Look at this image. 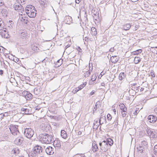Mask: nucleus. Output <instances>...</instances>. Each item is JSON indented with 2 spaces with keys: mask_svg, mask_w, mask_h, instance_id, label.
I'll list each match as a JSON object with an SVG mask.
<instances>
[{
  "mask_svg": "<svg viewBox=\"0 0 157 157\" xmlns=\"http://www.w3.org/2000/svg\"><path fill=\"white\" fill-rule=\"evenodd\" d=\"M92 70V67H91V69H90V67H89V70L87 71L85 76L86 75L87 76H89L90 74L91 71Z\"/></svg>",
  "mask_w": 157,
  "mask_h": 157,
  "instance_id": "4c0bfd02",
  "label": "nucleus"
},
{
  "mask_svg": "<svg viewBox=\"0 0 157 157\" xmlns=\"http://www.w3.org/2000/svg\"><path fill=\"white\" fill-rule=\"evenodd\" d=\"M36 10L34 9L31 12H27V15L30 17L33 18L36 16Z\"/></svg>",
  "mask_w": 157,
  "mask_h": 157,
  "instance_id": "9d476101",
  "label": "nucleus"
},
{
  "mask_svg": "<svg viewBox=\"0 0 157 157\" xmlns=\"http://www.w3.org/2000/svg\"><path fill=\"white\" fill-rule=\"evenodd\" d=\"M77 49L79 52H81L82 49L80 48L79 47H78Z\"/></svg>",
  "mask_w": 157,
  "mask_h": 157,
  "instance_id": "8fccbe9b",
  "label": "nucleus"
},
{
  "mask_svg": "<svg viewBox=\"0 0 157 157\" xmlns=\"http://www.w3.org/2000/svg\"><path fill=\"white\" fill-rule=\"evenodd\" d=\"M53 149L52 147H48L46 148L45 150L46 152L49 155L52 154L54 153V151H53Z\"/></svg>",
  "mask_w": 157,
  "mask_h": 157,
  "instance_id": "4468645a",
  "label": "nucleus"
},
{
  "mask_svg": "<svg viewBox=\"0 0 157 157\" xmlns=\"http://www.w3.org/2000/svg\"><path fill=\"white\" fill-rule=\"evenodd\" d=\"M154 111L157 114V107L155 108Z\"/></svg>",
  "mask_w": 157,
  "mask_h": 157,
  "instance_id": "bf43d9fd",
  "label": "nucleus"
},
{
  "mask_svg": "<svg viewBox=\"0 0 157 157\" xmlns=\"http://www.w3.org/2000/svg\"><path fill=\"white\" fill-rule=\"evenodd\" d=\"M86 84V82H84L83 84H81L80 86L77 87L79 90H82L84 87H85Z\"/></svg>",
  "mask_w": 157,
  "mask_h": 157,
  "instance_id": "f704fd0d",
  "label": "nucleus"
},
{
  "mask_svg": "<svg viewBox=\"0 0 157 157\" xmlns=\"http://www.w3.org/2000/svg\"><path fill=\"white\" fill-rule=\"evenodd\" d=\"M19 16V20L25 24L27 23V17H26L25 15H23L22 14H20Z\"/></svg>",
  "mask_w": 157,
  "mask_h": 157,
  "instance_id": "6e6552de",
  "label": "nucleus"
},
{
  "mask_svg": "<svg viewBox=\"0 0 157 157\" xmlns=\"http://www.w3.org/2000/svg\"><path fill=\"white\" fill-rule=\"evenodd\" d=\"M147 143L144 141L143 140L142 141L139 145L140 146H142V147H144L147 148Z\"/></svg>",
  "mask_w": 157,
  "mask_h": 157,
  "instance_id": "bb28decb",
  "label": "nucleus"
},
{
  "mask_svg": "<svg viewBox=\"0 0 157 157\" xmlns=\"http://www.w3.org/2000/svg\"><path fill=\"white\" fill-rule=\"evenodd\" d=\"M21 111H25V113L26 114H29L30 113H29V109L26 108H22L21 109Z\"/></svg>",
  "mask_w": 157,
  "mask_h": 157,
  "instance_id": "473e14b6",
  "label": "nucleus"
},
{
  "mask_svg": "<svg viewBox=\"0 0 157 157\" xmlns=\"http://www.w3.org/2000/svg\"><path fill=\"white\" fill-rule=\"evenodd\" d=\"M119 59V57L117 56H112L110 58L111 62L114 63H116Z\"/></svg>",
  "mask_w": 157,
  "mask_h": 157,
  "instance_id": "dca6fc26",
  "label": "nucleus"
},
{
  "mask_svg": "<svg viewBox=\"0 0 157 157\" xmlns=\"http://www.w3.org/2000/svg\"><path fill=\"white\" fill-rule=\"evenodd\" d=\"M31 48L32 50L36 52H38L40 51L39 48L34 45H32Z\"/></svg>",
  "mask_w": 157,
  "mask_h": 157,
  "instance_id": "aec40b11",
  "label": "nucleus"
},
{
  "mask_svg": "<svg viewBox=\"0 0 157 157\" xmlns=\"http://www.w3.org/2000/svg\"><path fill=\"white\" fill-rule=\"evenodd\" d=\"M35 109L36 110H39L40 109V108L39 107L37 106L36 107H35Z\"/></svg>",
  "mask_w": 157,
  "mask_h": 157,
  "instance_id": "6e6d98bb",
  "label": "nucleus"
},
{
  "mask_svg": "<svg viewBox=\"0 0 157 157\" xmlns=\"http://www.w3.org/2000/svg\"><path fill=\"white\" fill-rule=\"evenodd\" d=\"M2 37L6 38H8L10 37V36L9 34L8 33H2Z\"/></svg>",
  "mask_w": 157,
  "mask_h": 157,
  "instance_id": "7c9ffc66",
  "label": "nucleus"
},
{
  "mask_svg": "<svg viewBox=\"0 0 157 157\" xmlns=\"http://www.w3.org/2000/svg\"><path fill=\"white\" fill-rule=\"evenodd\" d=\"M114 123H115V125L116 124V125H117L118 123V120H117V119L116 120H115L114 121Z\"/></svg>",
  "mask_w": 157,
  "mask_h": 157,
  "instance_id": "603ef678",
  "label": "nucleus"
},
{
  "mask_svg": "<svg viewBox=\"0 0 157 157\" xmlns=\"http://www.w3.org/2000/svg\"><path fill=\"white\" fill-rule=\"evenodd\" d=\"M97 77L96 76V75H93L92 76V78H91V80L93 82L94 81H95Z\"/></svg>",
  "mask_w": 157,
  "mask_h": 157,
  "instance_id": "79ce46f5",
  "label": "nucleus"
},
{
  "mask_svg": "<svg viewBox=\"0 0 157 157\" xmlns=\"http://www.w3.org/2000/svg\"><path fill=\"white\" fill-rule=\"evenodd\" d=\"M34 131L31 128H26L24 131V134L28 138H31L34 134Z\"/></svg>",
  "mask_w": 157,
  "mask_h": 157,
  "instance_id": "20e7f679",
  "label": "nucleus"
},
{
  "mask_svg": "<svg viewBox=\"0 0 157 157\" xmlns=\"http://www.w3.org/2000/svg\"><path fill=\"white\" fill-rule=\"evenodd\" d=\"M153 132V131L151 130V129H150L147 128V132L148 135V136H150L151 135V133Z\"/></svg>",
  "mask_w": 157,
  "mask_h": 157,
  "instance_id": "c9c22d12",
  "label": "nucleus"
},
{
  "mask_svg": "<svg viewBox=\"0 0 157 157\" xmlns=\"http://www.w3.org/2000/svg\"><path fill=\"white\" fill-rule=\"evenodd\" d=\"M99 119L98 118L95 120L93 124V128L94 129H97L100 125Z\"/></svg>",
  "mask_w": 157,
  "mask_h": 157,
  "instance_id": "ddd939ff",
  "label": "nucleus"
},
{
  "mask_svg": "<svg viewBox=\"0 0 157 157\" xmlns=\"http://www.w3.org/2000/svg\"><path fill=\"white\" fill-rule=\"evenodd\" d=\"M63 60L62 59H60L58 60L57 62L55 63V65H56L55 67H59L63 63Z\"/></svg>",
  "mask_w": 157,
  "mask_h": 157,
  "instance_id": "393cba45",
  "label": "nucleus"
},
{
  "mask_svg": "<svg viewBox=\"0 0 157 157\" xmlns=\"http://www.w3.org/2000/svg\"><path fill=\"white\" fill-rule=\"evenodd\" d=\"M78 91H79L77 87V88H75V89H74L72 91V92L74 94H75L76 93H77Z\"/></svg>",
  "mask_w": 157,
  "mask_h": 157,
  "instance_id": "37998d69",
  "label": "nucleus"
},
{
  "mask_svg": "<svg viewBox=\"0 0 157 157\" xmlns=\"http://www.w3.org/2000/svg\"><path fill=\"white\" fill-rule=\"evenodd\" d=\"M3 71L2 70H0V75H2L3 74Z\"/></svg>",
  "mask_w": 157,
  "mask_h": 157,
  "instance_id": "680f3d73",
  "label": "nucleus"
},
{
  "mask_svg": "<svg viewBox=\"0 0 157 157\" xmlns=\"http://www.w3.org/2000/svg\"><path fill=\"white\" fill-rule=\"evenodd\" d=\"M100 106V102L98 101L96 103L94 107L93 110V113H94V112L96 111L97 108H99Z\"/></svg>",
  "mask_w": 157,
  "mask_h": 157,
  "instance_id": "a878e982",
  "label": "nucleus"
},
{
  "mask_svg": "<svg viewBox=\"0 0 157 157\" xmlns=\"http://www.w3.org/2000/svg\"><path fill=\"white\" fill-rule=\"evenodd\" d=\"M99 145L101 149L103 152H106L108 149L109 146L106 143V141L104 140L102 142H100Z\"/></svg>",
  "mask_w": 157,
  "mask_h": 157,
  "instance_id": "423d86ee",
  "label": "nucleus"
},
{
  "mask_svg": "<svg viewBox=\"0 0 157 157\" xmlns=\"http://www.w3.org/2000/svg\"><path fill=\"white\" fill-rule=\"evenodd\" d=\"M131 27V25L130 24H127L123 26L122 29L125 31H127L129 30Z\"/></svg>",
  "mask_w": 157,
  "mask_h": 157,
  "instance_id": "b1692460",
  "label": "nucleus"
},
{
  "mask_svg": "<svg viewBox=\"0 0 157 157\" xmlns=\"http://www.w3.org/2000/svg\"><path fill=\"white\" fill-rule=\"evenodd\" d=\"M149 121L151 123H154L156 120V117L152 115H150L148 117Z\"/></svg>",
  "mask_w": 157,
  "mask_h": 157,
  "instance_id": "2eb2a0df",
  "label": "nucleus"
},
{
  "mask_svg": "<svg viewBox=\"0 0 157 157\" xmlns=\"http://www.w3.org/2000/svg\"><path fill=\"white\" fill-rule=\"evenodd\" d=\"M99 121L100 125L104 124V123L106 122V121L105 116L101 115L100 117V119L99 120Z\"/></svg>",
  "mask_w": 157,
  "mask_h": 157,
  "instance_id": "f3484780",
  "label": "nucleus"
},
{
  "mask_svg": "<svg viewBox=\"0 0 157 157\" xmlns=\"http://www.w3.org/2000/svg\"><path fill=\"white\" fill-rule=\"evenodd\" d=\"M20 151L17 147H14L12 150L11 153L15 155H17L19 153Z\"/></svg>",
  "mask_w": 157,
  "mask_h": 157,
  "instance_id": "a211bd4d",
  "label": "nucleus"
},
{
  "mask_svg": "<svg viewBox=\"0 0 157 157\" xmlns=\"http://www.w3.org/2000/svg\"><path fill=\"white\" fill-rule=\"evenodd\" d=\"M151 138H157V133L153 131L151 135L149 136Z\"/></svg>",
  "mask_w": 157,
  "mask_h": 157,
  "instance_id": "c756f323",
  "label": "nucleus"
},
{
  "mask_svg": "<svg viewBox=\"0 0 157 157\" xmlns=\"http://www.w3.org/2000/svg\"><path fill=\"white\" fill-rule=\"evenodd\" d=\"M106 143L108 145L109 144L110 146H112L113 144V142L112 139L109 138L106 141Z\"/></svg>",
  "mask_w": 157,
  "mask_h": 157,
  "instance_id": "cd10ccee",
  "label": "nucleus"
},
{
  "mask_svg": "<svg viewBox=\"0 0 157 157\" xmlns=\"http://www.w3.org/2000/svg\"><path fill=\"white\" fill-rule=\"evenodd\" d=\"M32 10H30L28 9H25V12L26 13V14H27V12H31L32 11Z\"/></svg>",
  "mask_w": 157,
  "mask_h": 157,
  "instance_id": "3c124183",
  "label": "nucleus"
},
{
  "mask_svg": "<svg viewBox=\"0 0 157 157\" xmlns=\"http://www.w3.org/2000/svg\"><path fill=\"white\" fill-rule=\"evenodd\" d=\"M142 52V50L141 49H138L136 51H135V54H138L139 53H141Z\"/></svg>",
  "mask_w": 157,
  "mask_h": 157,
  "instance_id": "c03bdc74",
  "label": "nucleus"
},
{
  "mask_svg": "<svg viewBox=\"0 0 157 157\" xmlns=\"http://www.w3.org/2000/svg\"><path fill=\"white\" fill-rule=\"evenodd\" d=\"M4 2L0 0V6H2Z\"/></svg>",
  "mask_w": 157,
  "mask_h": 157,
  "instance_id": "864d4df0",
  "label": "nucleus"
},
{
  "mask_svg": "<svg viewBox=\"0 0 157 157\" xmlns=\"http://www.w3.org/2000/svg\"><path fill=\"white\" fill-rule=\"evenodd\" d=\"M61 136L64 139H66L67 137V134L66 132L64 130H61Z\"/></svg>",
  "mask_w": 157,
  "mask_h": 157,
  "instance_id": "4be33fe9",
  "label": "nucleus"
},
{
  "mask_svg": "<svg viewBox=\"0 0 157 157\" xmlns=\"http://www.w3.org/2000/svg\"><path fill=\"white\" fill-rule=\"evenodd\" d=\"M91 30L92 31V34L93 35H95L97 33L96 29L94 27L91 28Z\"/></svg>",
  "mask_w": 157,
  "mask_h": 157,
  "instance_id": "2f4dec72",
  "label": "nucleus"
},
{
  "mask_svg": "<svg viewBox=\"0 0 157 157\" xmlns=\"http://www.w3.org/2000/svg\"><path fill=\"white\" fill-rule=\"evenodd\" d=\"M105 74V73L103 72V71H102L101 73L100 74V75H99V77L100 76V77H101L102 76H103V75H104Z\"/></svg>",
  "mask_w": 157,
  "mask_h": 157,
  "instance_id": "09e8293b",
  "label": "nucleus"
},
{
  "mask_svg": "<svg viewBox=\"0 0 157 157\" xmlns=\"http://www.w3.org/2000/svg\"><path fill=\"white\" fill-rule=\"evenodd\" d=\"M94 94V91L92 90V92L90 93V95H92Z\"/></svg>",
  "mask_w": 157,
  "mask_h": 157,
  "instance_id": "4d7b16f0",
  "label": "nucleus"
},
{
  "mask_svg": "<svg viewBox=\"0 0 157 157\" xmlns=\"http://www.w3.org/2000/svg\"><path fill=\"white\" fill-rule=\"evenodd\" d=\"M105 85V84L104 82H102L101 83V85L102 86H104Z\"/></svg>",
  "mask_w": 157,
  "mask_h": 157,
  "instance_id": "69168bd1",
  "label": "nucleus"
},
{
  "mask_svg": "<svg viewBox=\"0 0 157 157\" xmlns=\"http://www.w3.org/2000/svg\"><path fill=\"white\" fill-rule=\"evenodd\" d=\"M40 3L41 4H44V2L43 1H42V0L41 1V2H40Z\"/></svg>",
  "mask_w": 157,
  "mask_h": 157,
  "instance_id": "0e129e2a",
  "label": "nucleus"
},
{
  "mask_svg": "<svg viewBox=\"0 0 157 157\" xmlns=\"http://www.w3.org/2000/svg\"><path fill=\"white\" fill-rule=\"evenodd\" d=\"M122 112V117H125L126 115V112H123V111H121Z\"/></svg>",
  "mask_w": 157,
  "mask_h": 157,
  "instance_id": "49530a36",
  "label": "nucleus"
},
{
  "mask_svg": "<svg viewBox=\"0 0 157 157\" xmlns=\"http://www.w3.org/2000/svg\"><path fill=\"white\" fill-rule=\"evenodd\" d=\"M107 119L108 120H111L112 119L111 115L109 114H108L107 115Z\"/></svg>",
  "mask_w": 157,
  "mask_h": 157,
  "instance_id": "a18cd8bd",
  "label": "nucleus"
},
{
  "mask_svg": "<svg viewBox=\"0 0 157 157\" xmlns=\"http://www.w3.org/2000/svg\"><path fill=\"white\" fill-rule=\"evenodd\" d=\"M39 138L43 143L45 144H50L53 141L52 136L48 134H41L39 135Z\"/></svg>",
  "mask_w": 157,
  "mask_h": 157,
  "instance_id": "f03ea898",
  "label": "nucleus"
},
{
  "mask_svg": "<svg viewBox=\"0 0 157 157\" xmlns=\"http://www.w3.org/2000/svg\"><path fill=\"white\" fill-rule=\"evenodd\" d=\"M139 111H138V110H136L133 113V114L135 115H136L138 113Z\"/></svg>",
  "mask_w": 157,
  "mask_h": 157,
  "instance_id": "de8ad7c7",
  "label": "nucleus"
},
{
  "mask_svg": "<svg viewBox=\"0 0 157 157\" xmlns=\"http://www.w3.org/2000/svg\"><path fill=\"white\" fill-rule=\"evenodd\" d=\"M53 145L55 147L58 148L61 147V144L59 140H56L54 141L53 140Z\"/></svg>",
  "mask_w": 157,
  "mask_h": 157,
  "instance_id": "9b49d317",
  "label": "nucleus"
},
{
  "mask_svg": "<svg viewBox=\"0 0 157 157\" xmlns=\"http://www.w3.org/2000/svg\"><path fill=\"white\" fill-rule=\"evenodd\" d=\"M70 46V45H66L65 48V49H67Z\"/></svg>",
  "mask_w": 157,
  "mask_h": 157,
  "instance_id": "e2e57ef3",
  "label": "nucleus"
},
{
  "mask_svg": "<svg viewBox=\"0 0 157 157\" xmlns=\"http://www.w3.org/2000/svg\"><path fill=\"white\" fill-rule=\"evenodd\" d=\"M125 76L124 72L121 73L119 75V79L121 80L125 78Z\"/></svg>",
  "mask_w": 157,
  "mask_h": 157,
  "instance_id": "c85d7f7f",
  "label": "nucleus"
},
{
  "mask_svg": "<svg viewBox=\"0 0 157 157\" xmlns=\"http://www.w3.org/2000/svg\"><path fill=\"white\" fill-rule=\"evenodd\" d=\"M110 52H113L114 51V48H110L109 50Z\"/></svg>",
  "mask_w": 157,
  "mask_h": 157,
  "instance_id": "5fc2aeb1",
  "label": "nucleus"
},
{
  "mask_svg": "<svg viewBox=\"0 0 157 157\" xmlns=\"http://www.w3.org/2000/svg\"><path fill=\"white\" fill-rule=\"evenodd\" d=\"M120 109L123 112H126L127 110V108L123 104H120L119 105Z\"/></svg>",
  "mask_w": 157,
  "mask_h": 157,
  "instance_id": "412c9836",
  "label": "nucleus"
},
{
  "mask_svg": "<svg viewBox=\"0 0 157 157\" xmlns=\"http://www.w3.org/2000/svg\"><path fill=\"white\" fill-rule=\"evenodd\" d=\"M13 8L15 10L19 12V15H20V13H22V11H24L23 7L20 3H15L13 5Z\"/></svg>",
  "mask_w": 157,
  "mask_h": 157,
  "instance_id": "39448f33",
  "label": "nucleus"
},
{
  "mask_svg": "<svg viewBox=\"0 0 157 157\" xmlns=\"http://www.w3.org/2000/svg\"><path fill=\"white\" fill-rule=\"evenodd\" d=\"M17 3L18 4H21L22 5H23L25 4V0H17Z\"/></svg>",
  "mask_w": 157,
  "mask_h": 157,
  "instance_id": "ea45409f",
  "label": "nucleus"
},
{
  "mask_svg": "<svg viewBox=\"0 0 157 157\" xmlns=\"http://www.w3.org/2000/svg\"><path fill=\"white\" fill-rule=\"evenodd\" d=\"M24 94L25 98L27 100H29L32 98L33 95L32 94L29 92H25Z\"/></svg>",
  "mask_w": 157,
  "mask_h": 157,
  "instance_id": "1a4fd4ad",
  "label": "nucleus"
},
{
  "mask_svg": "<svg viewBox=\"0 0 157 157\" xmlns=\"http://www.w3.org/2000/svg\"><path fill=\"white\" fill-rule=\"evenodd\" d=\"M82 132L80 131H79L78 133V135H80L81 134Z\"/></svg>",
  "mask_w": 157,
  "mask_h": 157,
  "instance_id": "774afa93",
  "label": "nucleus"
},
{
  "mask_svg": "<svg viewBox=\"0 0 157 157\" xmlns=\"http://www.w3.org/2000/svg\"><path fill=\"white\" fill-rule=\"evenodd\" d=\"M3 21L2 19L0 18V30H2L3 27Z\"/></svg>",
  "mask_w": 157,
  "mask_h": 157,
  "instance_id": "e433bc0d",
  "label": "nucleus"
},
{
  "mask_svg": "<svg viewBox=\"0 0 157 157\" xmlns=\"http://www.w3.org/2000/svg\"><path fill=\"white\" fill-rule=\"evenodd\" d=\"M151 76L152 77H155V75L154 74V73L153 72H151Z\"/></svg>",
  "mask_w": 157,
  "mask_h": 157,
  "instance_id": "052dcab7",
  "label": "nucleus"
},
{
  "mask_svg": "<svg viewBox=\"0 0 157 157\" xmlns=\"http://www.w3.org/2000/svg\"><path fill=\"white\" fill-rule=\"evenodd\" d=\"M4 33H8L7 31V29H6L4 30Z\"/></svg>",
  "mask_w": 157,
  "mask_h": 157,
  "instance_id": "338daca9",
  "label": "nucleus"
},
{
  "mask_svg": "<svg viewBox=\"0 0 157 157\" xmlns=\"http://www.w3.org/2000/svg\"><path fill=\"white\" fill-rule=\"evenodd\" d=\"M25 9H28L30 10L33 11V10L35 9V7L33 6L29 5L27 6Z\"/></svg>",
  "mask_w": 157,
  "mask_h": 157,
  "instance_id": "72a5a7b5",
  "label": "nucleus"
},
{
  "mask_svg": "<svg viewBox=\"0 0 157 157\" xmlns=\"http://www.w3.org/2000/svg\"><path fill=\"white\" fill-rule=\"evenodd\" d=\"M154 154L157 155V144L155 145L154 147Z\"/></svg>",
  "mask_w": 157,
  "mask_h": 157,
  "instance_id": "a19ab883",
  "label": "nucleus"
},
{
  "mask_svg": "<svg viewBox=\"0 0 157 157\" xmlns=\"http://www.w3.org/2000/svg\"><path fill=\"white\" fill-rule=\"evenodd\" d=\"M146 148V147H143L142 146H140L139 145V147H137V148L138 152L141 153L143 152V151Z\"/></svg>",
  "mask_w": 157,
  "mask_h": 157,
  "instance_id": "5701e85b",
  "label": "nucleus"
},
{
  "mask_svg": "<svg viewBox=\"0 0 157 157\" xmlns=\"http://www.w3.org/2000/svg\"><path fill=\"white\" fill-rule=\"evenodd\" d=\"M18 126L16 125L11 124L9 128L10 132L14 136H19L20 134V133L18 130Z\"/></svg>",
  "mask_w": 157,
  "mask_h": 157,
  "instance_id": "7ed1b4c3",
  "label": "nucleus"
},
{
  "mask_svg": "<svg viewBox=\"0 0 157 157\" xmlns=\"http://www.w3.org/2000/svg\"><path fill=\"white\" fill-rule=\"evenodd\" d=\"M98 147L97 145L95 144V142L92 143V150L94 152L97 151L98 150Z\"/></svg>",
  "mask_w": 157,
  "mask_h": 157,
  "instance_id": "6ab92c4d",
  "label": "nucleus"
},
{
  "mask_svg": "<svg viewBox=\"0 0 157 157\" xmlns=\"http://www.w3.org/2000/svg\"><path fill=\"white\" fill-rule=\"evenodd\" d=\"M24 140L23 137L19 136L15 139L14 143L17 145H20L22 144Z\"/></svg>",
  "mask_w": 157,
  "mask_h": 157,
  "instance_id": "0eeeda50",
  "label": "nucleus"
},
{
  "mask_svg": "<svg viewBox=\"0 0 157 157\" xmlns=\"http://www.w3.org/2000/svg\"><path fill=\"white\" fill-rule=\"evenodd\" d=\"M72 21V18L71 17L66 16L64 18V21L67 24H70Z\"/></svg>",
  "mask_w": 157,
  "mask_h": 157,
  "instance_id": "f8f14e48",
  "label": "nucleus"
},
{
  "mask_svg": "<svg viewBox=\"0 0 157 157\" xmlns=\"http://www.w3.org/2000/svg\"><path fill=\"white\" fill-rule=\"evenodd\" d=\"M42 147L40 146L36 145L34 147L33 150L29 152V157H39L40 154L42 152Z\"/></svg>",
  "mask_w": 157,
  "mask_h": 157,
  "instance_id": "f257e3e1",
  "label": "nucleus"
},
{
  "mask_svg": "<svg viewBox=\"0 0 157 157\" xmlns=\"http://www.w3.org/2000/svg\"><path fill=\"white\" fill-rule=\"evenodd\" d=\"M80 0H75V2L76 3L79 4L80 2Z\"/></svg>",
  "mask_w": 157,
  "mask_h": 157,
  "instance_id": "13d9d810",
  "label": "nucleus"
},
{
  "mask_svg": "<svg viewBox=\"0 0 157 157\" xmlns=\"http://www.w3.org/2000/svg\"><path fill=\"white\" fill-rule=\"evenodd\" d=\"M140 61V59L138 57H135L134 59V62L135 63H138Z\"/></svg>",
  "mask_w": 157,
  "mask_h": 157,
  "instance_id": "58836bf2",
  "label": "nucleus"
}]
</instances>
